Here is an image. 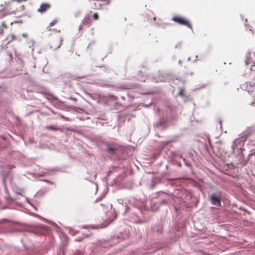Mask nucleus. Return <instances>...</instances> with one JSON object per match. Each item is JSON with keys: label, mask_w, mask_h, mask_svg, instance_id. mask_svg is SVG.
<instances>
[{"label": "nucleus", "mask_w": 255, "mask_h": 255, "mask_svg": "<svg viewBox=\"0 0 255 255\" xmlns=\"http://www.w3.org/2000/svg\"><path fill=\"white\" fill-rule=\"evenodd\" d=\"M172 20L177 23L186 26L187 27L192 29V25L190 22L182 16L177 15L174 16L172 18Z\"/></svg>", "instance_id": "1"}, {"label": "nucleus", "mask_w": 255, "mask_h": 255, "mask_svg": "<svg viewBox=\"0 0 255 255\" xmlns=\"http://www.w3.org/2000/svg\"><path fill=\"white\" fill-rule=\"evenodd\" d=\"M63 42L62 37L58 36L56 39H51L50 42V46L51 48L56 50L59 48Z\"/></svg>", "instance_id": "2"}, {"label": "nucleus", "mask_w": 255, "mask_h": 255, "mask_svg": "<svg viewBox=\"0 0 255 255\" xmlns=\"http://www.w3.org/2000/svg\"><path fill=\"white\" fill-rule=\"evenodd\" d=\"M19 21H14L11 20H4L0 25V35H2L4 33L5 29L7 28V23H9L10 25H13V23H19Z\"/></svg>", "instance_id": "3"}, {"label": "nucleus", "mask_w": 255, "mask_h": 255, "mask_svg": "<svg viewBox=\"0 0 255 255\" xmlns=\"http://www.w3.org/2000/svg\"><path fill=\"white\" fill-rule=\"evenodd\" d=\"M15 39L16 37L14 34L8 35L5 38V40L3 41V42L1 45L2 48L4 47L7 48V45Z\"/></svg>", "instance_id": "4"}, {"label": "nucleus", "mask_w": 255, "mask_h": 255, "mask_svg": "<svg viewBox=\"0 0 255 255\" xmlns=\"http://www.w3.org/2000/svg\"><path fill=\"white\" fill-rule=\"evenodd\" d=\"M211 202L212 204L218 207L221 206L220 197L214 194L211 197Z\"/></svg>", "instance_id": "5"}, {"label": "nucleus", "mask_w": 255, "mask_h": 255, "mask_svg": "<svg viewBox=\"0 0 255 255\" xmlns=\"http://www.w3.org/2000/svg\"><path fill=\"white\" fill-rule=\"evenodd\" d=\"M254 59H255V54L248 56L246 61V63L247 65H251V70L253 71L255 70L253 68L254 66H255V61H254Z\"/></svg>", "instance_id": "6"}, {"label": "nucleus", "mask_w": 255, "mask_h": 255, "mask_svg": "<svg viewBox=\"0 0 255 255\" xmlns=\"http://www.w3.org/2000/svg\"><path fill=\"white\" fill-rule=\"evenodd\" d=\"M51 5L48 3H42L39 8L37 9V11L40 13L45 12L47 10L50 8Z\"/></svg>", "instance_id": "7"}, {"label": "nucleus", "mask_w": 255, "mask_h": 255, "mask_svg": "<svg viewBox=\"0 0 255 255\" xmlns=\"http://www.w3.org/2000/svg\"><path fill=\"white\" fill-rule=\"evenodd\" d=\"M92 22V20L89 14H86L82 20V24L89 26Z\"/></svg>", "instance_id": "8"}, {"label": "nucleus", "mask_w": 255, "mask_h": 255, "mask_svg": "<svg viewBox=\"0 0 255 255\" xmlns=\"http://www.w3.org/2000/svg\"><path fill=\"white\" fill-rule=\"evenodd\" d=\"M58 22V19H54L52 21L49 23V25L46 28V30L48 32H51L52 30V27L56 24Z\"/></svg>", "instance_id": "9"}, {"label": "nucleus", "mask_w": 255, "mask_h": 255, "mask_svg": "<svg viewBox=\"0 0 255 255\" xmlns=\"http://www.w3.org/2000/svg\"><path fill=\"white\" fill-rule=\"evenodd\" d=\"M45 128L47 130H52L54 131L60 130L62 131L61 128L57 127L56 126H47L45 127Z\"/></svg>", "instance_id": "10"}, {"label": "nucleus", "mask_w": 255, "mask_h": 255, "mask_svg": "<svg viewBox=\"0 0 255 255\" xmlns=\"http://www.w3.org/2000/svg\"><path fill=\"white\" fill-rule=\"evenodd\" d=\"M12 12H13V11L9 12H6L5 11V10H0V19L4 18L7 15L11 14Z\"/></svg>", "instance_id": "11"}, {"label": "nucleus", "mask_w": 255, "mask_h": 255, "mask_svg": "<svg viewBox=\"0 0 255 255\" xmlns=\"http://www.w3.org/2000/svg\"><path fill=\"white\" fill-rule=\"evenodd\" d=\"M107 149L109 152L114 153L118 149V148L112 146L111 145H108L107 147Z\"/></svg>", "instance_id": "12"}, {"label": "nucleus", "mask_w": 255, "mask_h": 255, "mask_svg": "<svg viewBox=\"0 0 255 255\" xmlns=\"http://www.w3.org/2000/svg\"><path fill=\"white\" fill-rule=\"evenodd\" d=\"M92 8L96 9H101L102 8V4H97V3L96 2H94V6L92 7Z\"/></svg>", "instance_id": "13"}, {"label": "nucleus", "mask_w": 255, "mask_h": 255, "mask_svg": "<svg viewBox=\"0 0 255 255\" xmlns=\"http://www.w3.org/2000/svg\"><path fill=\"white\" fill-rule=\"evenodd\" d=\"M111 221H106L104 224H102L100 226H99V227L101 228H105L111 223Z\"/></svg>", "instance_id": "14"}, {"label": "nucleus", "mask_w": 255, "mask_h": 255, "mask_svg": "<svg viewBox=\"0 0 255 255\" xmlns=\"http://www.w3.org/2000/svg\"><path fill=\"white\" fill-rule=\"evenodd\" d=\"M93 19L95 20H97L99 18V14L97 12H95L93 14Z\"/></svg>", "instance_id": "15"}, {"label": "nucleus", "mask_w": 255, "mask_h": 255, "mask_svg": "<svg viewBox=\"0 0 255 255\" xmlns=\"http://www.w3.org/2000/svg\"><path fill=\"white\" fill-rule=\"evenodd\" d=\"M51 31H53L55 33H60V29H55V28H52V30Z\"/></svg>", "instance_id": "16"}, {"label": "nucleus", "mask_w": 255, "mask_h": 255, "mask_svg": "<svg viewBox=\"0 0 255 255\" xmlns=\"http://www.w3.org/2000/svg\"><path fill=\"white\" fill-rule=\"evenodd\" d=\"M74 255H83L80 252H76Z\"/></svg>", "instance_id": "17"}, {"label": "nucleus", "mask_w": 255, "mask_h": 255, "mask_svg": "<svg viewBox=\"0 0 255 255\" xmlns=\"http://www.w3.org/2000/svg\"><path fill=\"white\" fill-rule=\"evenodd\" d=\"M83 25H83V24H82V25H80V26H79V30H82V29H83Z\"/></svg>", "instance_id": "18"}, {"label": "nucleus", "mask_w": 255, "mask_h": 255, "mask_svg": "<svg viewBox=\"0 0 255 255\" xmlns=\"http://www.w3.org/2000/svg\"><path fill=\"white\" fill-rule=\"evenodd\" d=\"M238 140H236L235 141V143L238 141Z\"/></svg>", "instance_id": "19"}]
</instances>
